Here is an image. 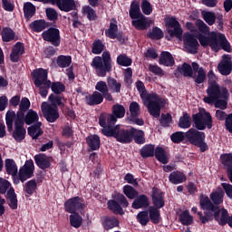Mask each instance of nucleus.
Returning a JSON list of instances; mask_svg holds the SVG:
<instances>
[{
  "label": "nucleus",
  "instance_id": "59",
  "mask_svg": "<svg viewBox=\"0 0 232 232\" xmlns=\"http://www.w3.org/2000/svg\"><path fill=\"white\" fill-rule=\"evenodd\" d=\"M136 218L140 226H148V223L150 222V215L148 210L140 211L137 214Z\"/></svg>",
  "mask_w": 232,
  "mask_h": 232
},
{
  "label": "nucleus",
  "instance_id": "37",
  "mask_svg": "<svg viewBox=\"0 0 232 232\" xmlns=\"http://www.w3.org/2000/svg\"><path fill=\"white\" fill-rule=\"evenodd\" d=\"M35 6L32 2H25L24 4V17L26 21H30L35 15Z\"/></svg>",
  "mask_w": 232,
  "mask_h": 232
},
{
  "label": "nucleus",
  "instance_id": "11",
  "mask_svg": "<svg viewBox=\"0 0 232 232\" xmlns=\"http://www.w3.org/2000/svg\"><path fill=\"white\" fill-rule=\"evenodd\" d=\"M164 21L169 35L170 37L180 39L184 31L182 30V25H180V23L177 21V18L175 16H169L165 18Z\"/></svg>",
  "mask_w": 232,
  "mask_h": 232
},
{
  "label": "nucleus",
  "instance_id": "46",
  "mask_svg": "<svg viewBox=\"0 0 232 232\" xmlns=\"http://www.w3.org/2000/svg\"><path fill=\"white\" fill-rule=\"evenodd\" d=\"M106 50V45L104 44V42L101 39H96L92 43V53L94 55H101L102 52Z\"/></svg>",
  "mask_w": 232,
  "mask_h": 232
},
{
  "label": "nucleus",
  "instance_id": "58",
  "mask_svg": "<svg viewBox=\"0 0 232 232\" xmlns=\"http://www.w3.org/2000/svg\"><path fill=\"white\" fill-rule=\"evenodd\" d=\"M179 128H182L183 130L191 128V117H189L188 112H185L183 116L179 118Z\"/></svg>",
  "mask_w": 232,
  "mask_h": 232
},
{
  "label": "nucleus",
  "instance_id": "30",
  "mask_svg": "<svg viewBox=\"0 0 232 232\" xmlns=\"http://www.w3.org/2000/svg\"><path fill=\"white\" fill-rule=\"evenodd\" d=\"M217 39L218 49L214 52L218 53L220 52V50H224V52L231 53V44H229V41H227V38H226V34H219L218 35H217Z\"/></svg>",
  "mask_w": 232,
  "mask_h": 232
},
{
  "label": "nucleus",
  "instance_id": "42",
  "mask_svg": "<svg viewBox=\"0 0 232 232\" xmlns=\"http://www.w3.org/2000/svg\"><path fill=\"white\" fill-rule=\"evenodd\" d=\"M24 124H27V126H30V124H34V122H37L39 121V114H37V111L34 110H29L25 115L24 113Z\"/></svg>",
  "mask_w": 232,
  "mask_h": 232
},
{
  "label": "nucleus",
  "instance_id": "54",
  "mask_svg": "<svg viewBox=\"0 0 232 232\" xmlns=\"http://www.w3.org/2000/svg\"><path fill=\"white\" fill-rule=\"evenodd\" d=\"M179 220L182 226H191L193 224V217L189 215L188 210H184L179 215Z\"/></svg>",
  "mask_w": 232,
  "mask_h": 232
},
{
  "label": "nucleus",
  "instance_id": "33",
  "mask_svg": "<svg viewBox=\"0 0 232 232\" xmlns=\"http://www.w3.org/2000/svg\"><path fill=\"white\" fill-rule=\"evenodd\" d=\"M159 63L162 66L171 67L175 65V58L168 51H162L160 55Z\"/></svg>",
  "mask_w": 232,
  "mask_h": 232
},
{
  "label": "nucleus",
  "instance_id": "64",
  "mask_svg": "<svg viewBox=\"0 0 232 232\" xmlns=\"http://www.w3.org/2000/svg\"><path fill=\"white\" fill-rule=\"evenodd\" d=\"M221 164L225 166V168H232V153H224L220 155Z\"/></svg>",
  "mask_w": 232,
  "mask_h": 232
},
{
  "label": "nucleus",
  "instance_id": "61",
  "mask_svg": "<svg viewBox=\"0 0 232 232\" xmlns=\"http://www.w3.org/2000/svg\"><path fill=\"white\" fill-rule=\"evenodd\" d=\"M117 64H119V66H131L133 60H131V58L128 57V55L126 54H120L117 57L116 60Z\"/></svg>",
  "mask_w": 232,
  "mask_h": 232
},
{
  "label": "nucleus",
  "instance_id": "55",
  "mask_svg": "<svg viewBox=\"0 0 232 232\" xmlns=\"http://www.w3.org/2000/svg\"><path fill=\"white\" fill-rule=\"evenodd\" d=\"M123 193L127 198H130V200H133L139 196V191L131 185H125L123 187Z\"/></svg>",
  "mask_w": 232,
  "mask_h": 232
},
{
  "label": "nucleus",
  "instance_id": "45",
  "mask_svg": "<svg viewBox=\"0 0 232 232\" xmlns=\"http://www.w3.org/2000/svg\"><path fill=\"white\" fill-rule=\"evenodd\" d=\"M119 32V25H117V20L112 18L110 23L109 29L105 30L106 37L109 39H115V34Z\"/></svg>",
  "mask_w": 232,
  "mask_h": 232
},
{
  "label": "nucleus",
  "instance_id": "2",
  "mask_svg": "<svg viewBox=\"0 0 232 232\" xmlns=\"http://www.w3.org/2000/svg\"><path fill=\"white\" fill-rule=\"evenodd\" d=\"M91 66L96 70L98 77H106L107 73L111 72V54L110 52H103L101 56H95L92 59Z\"/></svg>",
  "mask_w": 232,
  "mask_h": 232
},
{
  "label": "nucleus",
  "instance_id": "23",
  "mask_svg": "<svg viewBox=\"0 0 232 232\" xmlns=\"http://www.w3.org/2000/svg\"><path fill=\"white\" fill-rule=\"evenodd\" d=\"M192 72H195L198 73L197 76L194 75L192 79H194V82L196 86H198V84H202L206 81V70H204L203 67H200L198 63L193 62L191 63Z\"/></svg>",
  "mask_w": 232,
  "mask_h": 232
},
{
  "label": "nucleus",
  "instance_id": "19",
  "mask_svg": "<svg viewBox=\"0 0 232 232\" xmlns=\"http://www.w3.org/2000/svg\"><path fill=\"white\" fill-rule=\"evenodd\" d=\"M42 112L47 122H55L59 119V107H53L46 102L42 104Z\"/></svg>",
  "mask_w": 232,
  "mask_h": 232
},
{
  "label": "nucleus",
  "instance_id": "60",
  "mask_svg": "<svg viewBox=\"0 0 232 232\" xmlns=\"http://www.w3.org/2000/svg\"><path fill=\"white\" fill-rule=\"evenodd\" d=\"M112 114L115 115L118 119H123L124 115H126V108L121 104H114L112 106Z\"/></svg>",
  "mask_w": 232,
  "mask_h": 232
},
{
  "label": "nucleus",
  "instance_id": "39",
  "mask_svg": "<svg viewBox=\"0 0 232 232\" xmlns=\"http://www.w3.org/2000/svg\"><path fill=\"white\" fill-rule=\"evenodd\" d=\"M132 132V140H134L135 144H146V134L144 130L133 128Z\"/></svg>",
  "mask_w": 232,
  "mask_h": 232
},
{
  "label": "nucleus",
  "instance_id": "43",
  "mask_svg": "<svg viewBox=\"0 0 232 232\" xmlns=\"http://www.w3.org/2000/svg\"><path fill=\"white\" fill-rule=\"evenodd\" d=\"M147 37L152 41H160L164 38V31L160 27L154 26L151 31L147 33Z\"/></svg>",
  "mask_w": 232,
  "mask_h": 232
},
{
  "label": "nucleus",
  "instance_id": "52",
  "mask_svg": "<svg viewBox=\"0 0 232 232\" xmlns=\"http://www.w3.org/2000/svg\"><path fill=\"white\" fill-rule=\"evenodd\" d=\"M56 64L59 68H68L72 64V56L59 55L56 58Z\"/></svg>",
  "mask_w": 232,
  "mask_h": 232
},
{
  "label": "nucleus",
  "instance_id": "25",
  "mask_svg": "<svg viewBox=\"0 0 232 232\" xmlns=\"http://www.w3.org/2000/svg\"><path fill=\"white\" fill-rule=\"evenodd\" d=\"M121 221L115 216H103L102 218V226L105 231H110L113 227H119Z\"/></svg>",
  "mask_w": 232,
  "mask_h": 232
},
{
  "label": "nucleus",
  "instance_id": "62",
  "mask_svg": "<svg viewBox=\"0 0 232 232\" xmlns=\"http://www.w3.org/2000/svg\"><path fill=\"white\" fill-rule=\"evenodd\" d=\"M171 122H173V118L169 112L162 113L160 119V124L162 128H169Z\"/></svg>",
  "mask_w": 232,
  "mask_h": 232
},
{
  "label": "nucleus",
  "instance_id": "10",
  "mask_svg": "<svg viewBox=\"0 0 232 232\" xmlns=\"http://www.w3.org/2000/svg\"><path fill=\"white\" fill-rule=\"evenodd\" d=\"M35 171V165H34V160H25L24 166L19 169L16 179H14V186L20 184V182L24 183L28 179L34 177Z\"/></svg>",
  "mask_w": 232,
  "mask_h": 232
},
{
  "label": "nucleus",
  "instance_id": "31",
  "mask_svg": "<svg viewBox=\"0 0 232 232\" xmlns=\"http://www.w3.org/2000/svg\"><path fill=\"white\" fill-rule=\"evenodd\" d=\"M85 102L88 106H99V104H102L103 102L102 94L95 91L92 94H89L85 97Z\"/></svg>",
  "mask_w": 232,
  "mask_h": 232
},
{
  "label": "nucleus",
  "instance_id": "8",
  "mask_svg": "<svg viewBox=\"0 0 232 232\" xmlns=\"http://www.w3.org/2000/svg\"><path fill=\"white\" fill-rule=\"evenodd\" d=\"M130 206L128 198L124 194L117 193L114 196V199H110L107 201V208L113 215H124V208Z\"/></svg>",
  "mask_w": 232,
  "mask_h": 232
},
{
  "label": "nucleus",
  "instance_id": "48",
  "mask_svg": "<svg viewBox=\"0 0 232 232\" xmlns=\"http://www.w3.org/2000/svg\"><path fill=\"white\" fill-rule=\"evenodd\" d=\"M1 35L4 43H10V41H14V39H15V32H14L10 27H3Z\"/></svg>",
  "mask_w": 232,
  "mask_h": 232
},
{
  "label": "nucleus",
  "instance_id": "56",
  "mask_svg": "<svg viewBox=\"0 0 232 232\" xmlns=\"http://www.w3.org/2000/svg\"><path fill=\"white\" fill-rule=\"evenodd\" d=\"M51 90L54 95H61L63 92H66V85L62 82H51Z\"/></svg>",
  "mask_w": 232,
  "mask_h": 232
},
{
  "label": "nucleus",
  "instance_id": "14",
  "mask_svg": "<svg viewBox=\"0 0 232 232\" xmlns=\"http://www.w3.org/2000/svg\"><path fill=\"white\" fill-rule=\"evenodd\" d=\"M42 38L47 43H51L53 46L58 48L61 46V31L55 27H50L42 34Z\"/></svg>",
  "mask_w": 232,
  "mask_h": 232
},
{
  "label": "nucleus",
  "instance_id": "50",
  "mask_svg": "<svg viewBox=\"0 0 232 232\" xmlns=\"http://www.w3.org/2000/svg\"><path fill=\"white\" fill-rule=\"evenodd\" d=\"M24 190L26 193L25 197H32V195H34L37 190V180L34 179L27 181L24 185Z\"/></svg>",
  "mask_w": 232,
  "mask_h": 232
},
{
  "label": "nucleus",
  "instance_id": "38",
  "mask_svg": "<svg viewBox=\"0 0 232 232\" xmlns=\"http://www.w3.org/2000/svg\"><path fill=\"white\" fill-rule=\"evenodd\" d=\"M129 15L130 19H137L140 15H142V13L140 12V3H139V1L133 0L130 3Z\"/></svg>",
  "mask_w": 232,
  "mask_h": 232
},
{
  "label": "nucleus",
  "instance_id": "24",
  "mask_svg": "<svg viewBox=\"0 0 232 232\" xmlns=\"http://www.w3.org/2000/svg\"><path fill=\"white\" fill-rule=\"evenodd\" d=\"M34 162L43 170L52 168V157H48L44 153L36 154Z\"/></svg>",
  "mask_w": 232,
  "mask_h": 232
},
{
  "label": "nucleus",
  "instance_id": "5",
  "mask_svg": "<svg viewBox=\"0 0 232 232\" xmlns=\"http://www.w3.org/2000/svg\"><path fill=\"white\" fill-rule=\"evenodd\" d=\"M107 137H113L121 144H131L133 142V127L130 129L121 125L114 126L113 130L107 132Z\"/></svg>",
  "mask_w": 232,
  "mask_h": 232
},
{
  "label": "nucleus",
  "instance_id": "21",
  "mask_svg": "<svg viewBox=\"0 0 232 232\" xmlns=\"http://www.w3.org/2000/svg\"><path fill=\"white\" fill-rule=\"evenodd\" d=\"M48 5H56L61 12H72L76 10L75 0H49Z\"/></svg>",
  "mask_w": 232,
  "mask_h": 232
},
{
  "label": "nucleus",
  "instance_id": "27",
  "mask_svg": "<svg viewBox=\"0 0 232 232\" xmlns=\"http://www.w3.org/2000/svg\"><path fill=\"white\" fill-rule=\"evenodd\" d=\"M131 208L132 209H146V208H150V198L145 194H138L132 202Z\"/></svg>",
  "mask_w": 232,
  "mask_h": 232
},
{
  "label": "nucleus",
  "instance_id": "18",
  "mask_svg": "<svg viewBox=\"0 0 232 232\" xmlns=\"http://www.w3.org/2000/svg\"><path fill=\"white\" fill-rule=\"evenodd\" d=\"M197 39L199 41L203 48H206V46H209L212 52H218V40L217 39V34H212L210 36H206L202 34H198L197 35Z\"/></svg>",
  "mask_w": 232,
  "mask_h": 232
},
{
  "label": "nucleus",
  "instance_id": "41",
  "mask_svg": "<svg viewBox=\"0 0 232 232\" xmlns=\"http://www.w3.org/2000/svg\"><path fill=\"white\" fill-rule=\"evenodd\" d=\"M149 218L150 220V222H152V224H160V208H153V207H150L149 210Z\"/></svg>",
  "mask_w": 232,
  "mask_h": 232
},
{
  "label": "nucleus",
  "instance_id": "13",
  "mask_svg": "<svg viewBox=\"0 0 232 232\" xmlns=\"http://www.w3.org/2000/svg\"><path fill=\"white\" fill-rule=\"evenodd\" d=\"M199 206L201 209L205 211H211L212 213H214L215 220L218 223L220 222V212L222 211V209H220V207L213 205V202H211L209 197L200 196Z\"/></svg>",
  "mask_w": 232,
  "mask_h": 232
},
{
  "label": "nucleus",
  "instance_id": "12",
  "mask_svg": "<svg viewBox=\"0 0 232 232\" xmlns=\"http://www.w3.org/2000/svg\"><path fill=\"white\" fill-rule=\"evenodd\" d=\"M63 206L66 213H77V211H82V209L86 208L84 198L79 196L67 199Z\"/></svg>",
  "mask_w": 232,
  "mask_h": 232
},
{
  "label": "nucleus",
  "instance_id": "49",
  "mask_svg": "<svg viewBox=\"0 0 232 232\" xmlns=\"http://www.w3.org/2000/svg\"><path fill=\"white\" fill-rule=\"evenodd\" d=\"M69 220L72 227L75 229H79L82 226V217L77 212L71 213Z\"/></svg>",
  "mask_w": 232,
  "mask_h": 232
},
{
  "label": "nucleus",
  "instance_id": "15",
  "mask_svg": "<svg viewBox=\"0 0 232 232\" xmlns=\"http://www.w3.org/2000/svg\"><path fill=\"white\" fill-rule=\"evenodd\" d=\"M34 84L36 88H41L44 84H52V81L48 80V70L38 68L32 72Z\"/></svg>",
  "mask_w": 232,
  "mask_h": 232
},
{
  "label": "nucleus",
  "instance_id": "29",
  "mask_svg": "<svg viewBox=\"0 0 232 232\" xmlns=\"http://www.w3.org/2000/svg\"><path fill=\"white\" fill-rule=\"evenodd\" d=\"M5 164L7 175L12 176L13 183L15 184V179H17V175L19 172L17 169V163H15V160L12 159H6Z\"/></svg>",
  "mask_w": 232,
  "mask_h": 232
},
{
  "label": "nucleus",
  "instance_id": "57",
  "mask_svg": "<svg viewBox=\"0 0 232 232\" xmlns=\"http://www.w3.org/2000/svg\"><path fill=\"white\" fill-rule=\"evenodd\" d=\"M201 15L208 26H213V24H215L217 22V15L213 12L203 11Z\"/></svg>",
  "mask_w": 232,
  "mask_h": 232
},
{
  "label": "nucleus",
  "instance_id": "17",
  "mask_svg": "<svg viewBox=\"0 0 232 232\" xmlns=\"http://www.w3.org/2000/svg\"><path fill=\"white\" fill-rule=\"evenodd\" d=\"M14 130L13 131V139L16 142H23L26 139V129L24 128V121L21 118H14Z\"/></svg>",
  "mask_w": 232,
  "mask_h": 232
},
{
  "label": "nucleus",
  "instance_id": "34",
  "mask_svg": "<svg viewBox=\"0 0 232 232\" xmlns=\"http://www.w3.org/2000/svg\"><path fill=\"white\" fill-rule=\"evenodd\" d=\"M99 124L102 129V133L104 135V137H108V131L110 130H113L115 126L108 125V114L106 113H101L99 116Z\"/></svg>",
  "mask_w": 232,
  "mask_h": 232
},
{
  "label": "nucleus",
  "instance_id": "4",
  "mask_svg": "<svg viewBox=\"0 0 232 232\" xmlns=\"http://www.w3.org/2000/svg\"><path fill=\"white\" fill-rule=\"evenodd\" d=\"M185 136L189 144L199 148L201 153H206L209 150V146L206 142V133L204 131L191 128L186 132Z\"/></svg>",
  "mask_w": 232,
  "mask_h": 232
},
{
  "label": "nucleus",
  "instance_id": "47",
  "mask_svg": "<svg viewBox=\"0 0 232 232\" xmlns=\"http://www.w3.org/2000/svg\"><path fill=\"white\" fill-rule=\"evenodd\" d=\"M47 26L46 21L40 19V20H34L29 24V27L33 32H36V34H39L43 32Z\"/></svg>",
  "mask_w": 232,
  "mask_h": 232
},
{
  "label": "nucleus",
  "instance_id": "44",
  "mask_svg": "<svg viewBox=\"0 0 232 232\" xmlns=\"http://www.w3.org/2000/svg\"><path fill=\"white\" fill-rule=\"evenodd\" d=\"M154 155L161 164H168L169 160L168 159V155H166V150L162 147H156L154 150Z\"/></svg>",
  "mask_w": 232,
  "mask_h": 232
},
{
  "label": "nucleus",
  "instance_id": "40",
  "mask_svg": "<svg viewBox=\"0 0 232 232\" xmlns=\"http://www.w3.org/2000/svg\"><path fill=\"white\" fill-rule=\"evenodd\" d=\"M140 155L142 159H150L151 157H155V145H144L140 150Z\"/></svg>",
  "mask_w": 232,
  "mask_h": 232
},
{
  "label": "nucleus",
  "instance_id": "26",
  "mask_svg": "<svg viewBox=\"0 0 232 232\" xmlns=\"http://www.w3.org/2000/svg\"><path fill=\"white\" fill-rule=\"evenodd\" d=\"M180 75L183 77H195L193 75V68L188 63H183L181 65H179L177 69L174 71V77L179 79Z\"/></svg>",
  "mask_w": 232,
  "mask_h": 232
},
{
  "label": "nucleus",
  "instance_id": "9",
  "mask_svg": "<svg viewBox=\"0 0 232 232\" xmlns=\"http://www.w3.org/2000/svg\"><path fill=\"white\" fill-rule=\"evenodd\" d=\"M194 128L199 131H204L206 128L211 130L213 128V117L208 111H199L192 115Z\"/></svg>",
  "mask_w": 232,
  "mask_h": 232
},
{
  "label": "nucleus",
  "instance_id": "1",
  "mask_svg": "<svg viewBox=\"0 0 232 232\" xmlns=\"http://www.w3.org/2000/svg\"><path fill=\"white\" fill-rule=\"evenodd\" d=\"M136 88L150 115L154 117V119H159L160 117V110L166 106V100L162 99L156 92L148 93L144 82L140 80L136 82Z\"/></svg>",
  "mask_w": 232,
  "mask_h": 232
},
{
  "label": "nucleus",
  "instance_id": "63",
  "mask_svg": "<svg viewBox=\"0 0 232 232\" xmlns=\"http://www.w3.org/2000/svg\"><path fill=\"white\" fill-rule=\"evenodd\" d=\"M130 115L129 117H139L140 115V105L137 102H130L129 106Z\"/></svg>",
  "mask_w": 232,
  "mask_h": 232
},
{
  "label": "nucleus",
  "instance_id": "7",
  "mask_svg": "<svg viewBox=\"0 0 232 232\" xmlns=\"http://www.w3.org/2000/svg\"><path fill=\"white\" fill-rule=\"evenodd\" d=\"M12 184L8 179L0 178V194L5 195L7 200V204L11 209H17L18 200L15 189L13 188Z\"/></svg>",
  "mask_w": 232,
  "mask_h": 232
},
{
  "label": "nucleus",
  "instance_id": "20",
  "mask_svg": "<svg viewBox=\"0 0 232 232\" xmlns=\"http://www.w3.org/2000/svg\"><path fill=\"white\" fill-rule=\"evenodd\" d=\"M151 200H152V208H156V209H162L166 206V201L164 200V192L157 187H153L151 189Z\"/></svg>",
  "mask_w": 232,
  "mask_h": 232
},
{
  "label": "nucleus",
  "instance_id": "53",
  "mask_svg": "<svg viewBox=\"0 0 232 232\" xmlns=\"http://www.w3.org/2000/svg\"><path fill=\"white\" fill-rule=\"evenodd\" d=\"M48 101L51 102L53 108H64V103L63 102V96L59 94L51 93L48 97Z\"/></svg>",
  "mask_w": 232,
  "mask_h": 232
},
{
  "label": "nucleus",
  "instance_id": "35",
  "mask_svg": "<svg viewBox=\"0 0 232 232\" xmlns=\"http://www.w3.org/2000/svg\"><path fill=\"white\" fill-rule=\"evenodd\" d=\"M169 180L170 184H182L187 180L186 174L179 170L173 171L169 174Z\"/></svg>",
  "mask_w": 232,
  "mask_h": 232
},
{
  "label": "nucleus",
  "instance_id": "16",
  "mask_svg": "<svg viewBox=\"0 0 232 232\" xmlns=\"http://www.w3.org/2000/svg\"><path fill=\"white\" fill-rule=\"evenodd\" d=\"M197 36L191 33H185L183 34V44L184 48L187 49L188 53H198V40H197Z\"/></svg>",
  "mask_w": 232,
  "mask_h": 232
},
{
  "label": "nucleus",
  "instance_id": "6",
  "mask_svg": "<svg viewBox=\"0 0 232 232\" xmlns=\"http://www.w3.org/2000/svg\"><path fill=\"white\" fill-rule=\"evenodd\" d=\"M207 93L208 97L203 99L207 104H213L218 99H228L229 97L227 88L224 86L220 87L218 83L208 85Z\"/></svg>",
  "mask_w": 232,
  "mask_h": 232
},
{
  "label": "nucleus",
  "instance_id": "22",
  "mask_svg": "<svg viewBox=\"0 0 232 232\" xmlns=\"http://www.w3.org/2000/svg\"><path fill=\"white\" fill-rule=\"evenodd\" d=\"M218 71L221 75H231L232 72V60L229 54H224L222 60L218 64Z\"/></svg>",
  "mask_w": 232,
  "mask_h": 232
},
{
  "label": "nucleus",
  "instance_id": "32",
  "mask_svg": "<svg viewBox=\"0 0 232 232\" xmlns=\"http://www.w3.org/2000/svg\"><path fill=\"white\" fill-rule=\"evenodd\" d=\"M87 146H89V151H97L101 149V137L97 134L89 135L86 138Z\"/></svg>",
  "mask_w": 232,
  "mask_h": 232
},
{
  "label": "nucleus",
  "instance_id": "51",
  "mask_svg": "<svg viewBox=\"0 0 232 232\" xmlns=\"http://www.w3.org/2000/svg\"><path fill=\"white\" fill-rule=\"evenodd\" d=\"M107 84L112 93H121L122 84H121L115 78L108 77Z\"/></svg>",
  "mask_w": 232,
  "mask_h": 232
},
{
  "label": "nucleus",
  "instance_id": "28",
  "mask_svg": "<svg viewBox=\"0 0 232 232\" xmlns=\"http://www.w3.org/2000/svg\"><path fill=\"white\" fill-rule=\"evenodd\" d=\"M132 26L137 30L143 31L148 30L151 25V22L148 21V18L144 14L140 15L138 18L131 21Z\"/></svg>",
  "mask_w": 232,
  "mask_h": 232
},
{
  "label": "nucleus",
  "instance_id": "3",
  "mask_svg": "<svg viewBox=\"0 0 232 232\" xmlns=\"http://www.w3.org/2000/svg\"><path fill=\"white\" fill-rule=\"evenodd\" d=\"M30 110V100L26 97L23 98L19 104L18 111H7L5 113V123L7 126V131L12 133L14 131V119H24V113Z\"/></svg>",
  "mask_w": 232,
  "mask_h": 232
},
{
  "label": "nucleus",
  "instance_id": "36",
  "mask_svg": "<svg viewBox=\"0 0 232 232\" xmlns=\"http://www.w3.org/2000/svg\"><path fill=\"white\" fill-rule=\"evenodd\" d=\"M209 198L213 206L219 207L221 204H224V190L219 188L218 190L211 192Z\"/></svg>",
  "mask_w": 232,
  "mask_h": 232
}]
</instances>
